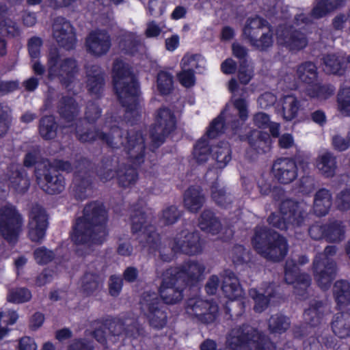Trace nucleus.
<instances>
[{"label":"nucleus","mask_w":350,"mask_h":350,"mask_svg":"<svg viewBox=\"0 0 350 350\" xmlns=\"http://www.w3.org/2000/svg\"><path fill=\"white\" fill-rule=\"evenodd\" d=\"M298 273V266L294 260H288L285 267V281L293 285L295 294L302 296L309 287L311 280L308 275Z\"/></svg>","instance_id":"nucleus-20"},{"label":"nucleus","mask_w":350,"mask_h":350,"mask_svg":"<svg viewBox=\"0 0 350 350\" xmlns=\"http://www.w3.org/2000/svg\"><path fill=\"white\" fill-rule=\"evenodd\" d=\"M20 166L12 165L8 172L9 187L17 193H23L27 190L29 181L24 170H19Z\"/></svg>","instance_id":"nucleus-27"},{"label":"nucleus","mask_w":350,"mask_h":350,"mask_svg":"<svg viewBox=\"0 0 350 350\" xmlns=\"http://www.w3.org/2000/svg\"><path fill=\"white\" fill-rule=\"evenodd\" d=\"M343 3L344 0H319L313 8L312 16L316 18L323 17Z\"/></svg>","instance_id":"nucleus-38"},{"label":"nucleus","mask_w":350,"mask_h":350,"mask_svg":"<svg viewBox=\"0 0 350 350\" xmlns=\"http://www.w3.org/2000/svg\"><path fill=\"white\" fill-rule=\"evenodd\" d=\"M230 350H275V347L250 325L237 326L228 335Z\"/></svg>","instance_id":"nucleus-4"},{"label":"nucleus","mask_w":350,"mask_h":350,"mask_svg":"<svg viewBox=\"0 0 350 350\" xmlns=\"http://www.w3.org/2000/svg\"><path fill=\"white\" fill-rule=\"evenodd\" d=\"M146 217L144 213H140L139 215H135L132 218V230L134 232H141V237L146 239L147 244L152 243L157 238V234L154 233V228L152 226H148Z\"/></svg>","instance_id":"nucleus-28"},{"label":"nucleus","mask_w":350,"mask_h":350,"mask_svg":"<svg viewBox=\"0 0 350 350\" xmlns=\"http://www.w3.org/2000/svg\"><path fill=\"white\" fill-rule=\"evenodd\" d=\"M274 292V288L272 284H265V286L257 290L252 288L250 291V296L254 299V310L257 312H261L267 306L269 298L271 297Z\"/></svg>","instance_id":"nucleus-29"},{"label":"nucleus","mask_w":350,"mask_h":350,"mask_svg":"<svg viewBox=\"0 0 350 350\" xmlns=\"http://www.w3.org/2000/svg\"><path fill=\"white\" fill-rule=\"evenodd\" d=\"M221 288L226 296L231 300L241 297L243 294L238 279L232 272H228L224 278Z\"/></svg>","instance_id":"nucleus-31"},{"label":"nucleus","mask_w":350,"mask_h":350,"mask_svg":"<svg viewBox=\"0 0 350 350\" xmlns=\"http://www.w3.org/2000/svg\"><path fill=\"white\" fill-rule=\"evenodd\" d=\"M228 90L232 93V107L236 111V114L231 113L230 105H228L221 115L210 124L206 131V136L210 139H213L223 133L224 120L228 124L230 123L232 129L237 133L239 128L248 118L249 111L247 101L242 98H235L239 94V84L235 79H232L229 81Z\"/></svg>","instance_id":"nucleus-2"},{"label":"nucleus","mask_w":350,"mask_h":350,"mask_svg":"<svg viewBox=\"0 0 350 350\" xmlns=\"http://www.w3.org/2000/svg\"><path fill=\"white\" fill-rule=\"evenodd\" d=\"M308 207L303 203H295L291 200L283 202L281 211L273 213L268 218L273 226L279 229H288L292 226H300L304 222Z\"/></svg>","instance_id":"nucleus-6"},{"label":"nucleus","mask_w":350,"mask_h":350,"mask_svg":"<svg viewBox=\"0 0 350 350\" xmlns=\"http://www.w3.org/2000/svg\"><path fill=\"white\" fill-rule=\"evenodd\" d=\"M40 133L43 138L46 139L55 136L56 126L53 116H46L42 119L40 125Z\"/></svg>","instance_id":"nucleus-49"},{"label":"nucleus","mask_w":350,"mask_h":350,"mask_svg":"<svg viewBox=\"0 0 350 350\" xmlns=\"http://www.w3.org/2000/svg\"><path fill=\"white\" fill-rule=\"evenodd\" d=\"M112 73L114 88L121 103L131 111L136 109L139 88L129 66L124 61L117 59L113 64Z\"/></svg>","instance_id":"nucleus-3"},{"label":"nucleus","mask_w":350,"mask_h":350,"mask_svg":"<svg viewBox=\"0 0 350 350\" xmlns=\"http://www.w3.org/2000/svg\"><path fill=\"white\" fill-rule=\"evenodd\" d=\"M53 257V252L44 247H40L34 252V258L39 264H46Z\"/></svg>","instance_id":"nucleus-61"},{"label":"nucleus","mask_w":350,"mask_h":350,"mask_svg":"<svg viewBox=\"0 0 350 350\" xmlns=\"http://www.w3.org/2000/svg\"><path fill=\"white\" fill-rule=\"evenodd\" d=\"M283 117L286 120L295 118L299 110V102L293 95H286L282 100Z\"/></svg>","instance_id":"nucleus-43"},{"label":"nucleus","mask_w":350,"mask_h":350,"mask_svg":"<svg viewBox=\"0 0 350 350\" xmlns=\"http://www.w3.org/2000/svg\"><path fill=\"white\" fill-rule=\"evenodd\" d=\"M180 83L185 87L189 88L194 85L195 76L193 72L187 69H182L178 75Z\"/></svg>","instance_id":"nucleus-63"},{"label":"nucleus","mask_w":350,"mask_h":350,"mask_svg":"<svg viewBox=\"0 0 350 350\" xmlns=\"http://www.w3.org/2000/svg\"><path fill=\"white\" fill-rule=\"evenodd\" d=\"M289 327L287 318L280 315H275L271 317L269 321V327L272 333H282Z\"/></svg>","instance_id":"nucleus-53"},{"label":"nucleus","mask_w":350,"mask_h":350,"mask_svg":"<svg viewBox=\"0 0 350 350\" xmlns=\"http://www.w3.org/2000/svg\"><path fill=\"white\" fill-rule=\"evenodd\" d=\"M77 137L81 142H91L96 138L101 139L106 142V143L111 146L112 148H119L121 145H123L122 139L121 131L118 127H112L110 130V136H106L105 134L95 135L92 132L83 133L79 128L77 130Z\"/></svg>","instance_id":"nucleus-25"},{"label":"nucleus","mask_w":350,"mask_h":350,"mask_svg":"<svg viewBox=\"0 0 350 350\" xmlns=\"http://www.w3.org/2000/svg\"><path fill=\"white\" fill-rule=\"evenodd\" d=\"M31 297V293L26 288H18L10 291L8 296L9 301L14 303H23L29 301Z\"/></svg>","instance_id":"nucleus-58"},{"label":"nucleus","mask_w":350,"mask_h":350,"mask_svg":"<svg viewBox=\"0 0 350 350\" xmlns=\"http://www.w3.org/2000/svg\"><path fill=\"white\" fill-rule=\"evenodd\" d=\"M248 141L251 146L258 153L265 152L270 149L271 140L267 133L262 135L258 131H254L248 137Z\"/></svg>","instance_id":"nucleus-41"},{"label":"nucleus","mask_w":350,"mask_h":350,"mask_svg":"<svg viewBox=\"0 0 350 350\" xmlns=\"http://www.w3.org/2000/svg\"><path fill=\"white\" fill-rule=\"evenodd\" d=\"M137 173L133 167L129 168L125 172H118V178L120 184L123 187H128L133 184L137 180Z\"/></svg>","instance_id":"nucleus-57"},{"label":"nucleus","mask_w":350,"mask_h":350,"mask_svg":"<svg viewBox=\"0 0 350 350\" xmlns=\"http://www.w3.org/2000/svg\"><path fill=\"white\" fill-rule=\"evenodd\" d=\"M338 109L345 116H350V88L341 90L338 97Z\"/></svg>","instance_id":"nucleus-54"},{"label":"nucleus","mask_w":350,"mask_h":350,"mask_svg":"<svg viewBox=\"0 0 350 350\" xmlns=\"http://www.w3.org/2000/svg\"><path fill=\"white\" fill-rule=\"evenodd\" d=\"M179 212L176 206H171L163 210L162 219L166 224H172L176 221L179 217Z\"/></svg>","instance_id":"nucleus-60"},{"label":"nucleus","mask_w":350,"mask_h":350,"mask_svg":"<svg viewBox=\"0 0 350 350\" xmlns=\"http://www.w3.org/2000/svg\"><path fill=\"white\" fill-rule=\"evenodd\" d=\"M332 205V196L325 189H320L315 195L314 202V211L318 216L325 215Z\"/></svg>","instance_id":"nucleus-35"},{"label":"nucleus","mask_w":350,"mask_h":350,"mask_svg":"<svg viewBox=\"0 0 350 350\" xmlns=\"http://www.w3.org/2000/svg\"><path fill=\"white\" fill-rule=\"evenodd\" d=\"M336 202L340 210L349 209L350 208V190L341 192L337 196Z\"/></svg>","instance_id":"nucleus-64"},{"label":"nucleus","mask_w":350,"mask_h":350,"mask_svg":"<svg viewBox=\"0 0 350 350\" xmlns=\"http://www.w3.org/2000/svg\"><path fill=\"white\" fill-rule=\"evenodd\" d=\"M324 70L327 73L342 75V72L349 69L347 60L345 61L342 55H327L323 58Z\"/></svg>","instance_id":"nucleus-32"},{"label":"nucleus","mask_w":350,"mask_h":350,"mask_svg":"<svg viewBox=\"0 0 350 350\" xmlns=\"http://www.w3.org/2000/svg\"><path fill=\"white\" fill-rule=\"evenodd\" d=\"M276 96L271 93L266 92L258 98V105L260 109H266L273 106L276 102Z\"/></svg>","instance_id":"nucleus-62"},{"label":"nucleus","mask_w":350,"mask_h":350,"mask_svg":"<svg viewBox=\"0 0 350 350\" xmlns=\"http://www.w3.org/2000/svg\"><path fill=\"white\" fill-rule=\"evenodd\" d=\"M276 40L279 45L284 46L292 51L304 49L308 43L303 33L283 25H280L277 29Z\"/></svg>","instance_id":"nucleus-18"},{"label":"nucleus","mask_w":350,"mask_h":350,"mask_svg":"<svg viewBox=\"0 0 350 350\" xmlns=\"http://www.w3.org/2000/svg\"><path fill=\"white\" fill-rule=\"evenodd\" d=\"M176 116L170 109H159L154 117V124L151 137L154 144L159 146L163 143L165 136L173 131L176 127Z\"/></svg>","instance_id":"nucleus-15"},{"label":"nucleus","mask_w":350,"mask_h":350,"mask_svg":"<svg viewBox=\"0 0 350 350\" xmlns=\"http://www.w3.org/2000/svg\"><path fill=\"white\" fill-rule=\"evenodd\" d=\"M206 61L201 55L198 54L187 53L183 57L180 66L182 69H187L193 72L194 70L201 71L205 67Z\"/></svg>","instance_id":"nucleus-44"},{"label":"nucleus","mask_w":350,"mask_h":350,"mask_svg":"<svg viewBox=\"0 0 350 350\" xmlns=\"http://www.w3.org/2000/svg\"><path fill=\"white\" fill-rule=\"evenodd\" d=\"M243 36L252 46L260 50L267 49L273 42L269 25L258 16L247 19L243 28Z\"/></svg>","instance_id":"nucleus-8"},{"label":"nucleus","mask_w":350,"mask_h":350,"mask_svg":"<svg viewBox=\"0 0 350 350\" xmlns=\"http://www.w3.org/2000/svg\"><path fill=\"white\" fill-rule=\"evenodd\" d=\"M5 10L3 7L0 8V33L14 36L17 33L16 24L10 20L3 19Z\"/></svg>","instance_id":"nucleus-55"},{"label":"nucleus","mask_w":350,"mask_h":350,"mask_svg":"<svg viewBox=\"0 0 350 350\" xmlns=\"http://www.w3.org/2000/svg\"><path fill=\"white\" fill-rule=\"evenodd\" d=\"M21 215L11 204H6L0 210V232L10 243L17 240L21 230Z\"/></svg>","instance_id":"nucleus-13"},{"label":"nucleus","mask_w":350,"mask_h":350,"mask_svg":"<svg viewBox=\"0 0 350 350\" xmlns=\"http://www.w3.org/2000/svg\"><path fill=\"white\" fill-rule=\"evenodd\" d=\"M140 306L150 326L161 329L166 325V313L161 309L160 302L155 293H144L140 301Z\"/></svg>","instance_id":"nucleus-14"},{"label":"nucleus","mask_w":350,"mask_h":350,"mask_svg":"<svg viewBox=\"0 0 350 350\" xmlns=\"http://www.w3.org/2000/svg\"><path fill=\"white\" fill-rule=\"evenodd\" d=\"M85 44L90 53L95 56H101L109 51L111 47V39L105 31L96 30L88 35Z\"/></svg>","instance_id":"nucleus-21"},{"label":"nucleus","mask_w":350,"mask_h":350,"mask_svg":"<svg viewBox=\"0 0 350 350\" xmlns=\"http://www.w3.org/2000/svg\"><path fill=\"white\" fill-rule=\"evenodd\" d=\"M172 250L193 255L201 251L200 238L197 233L183 230L177 234L170 243Z\"/></svg>","instance_id":"nucleus-17"},{"label":"nucleus","mask_w":350,"mask_h":350,"mask_svg":"<svg viewBox=\"0 0 350 350\" xmlns=\"http://www.w3.org/2000/svg\"><path fill=\"white\" fill-rule=\"evenodd\" d=\"M59 110L62 118L70 122L77 114L78 107L72 98H64L60 103Z\"/></svg>","instance_id":"nucleus-46"},{"label":"nucleus","mask_w":350,"mask_h":350,"mask_svg":"<svg viewBox=\"0 0 350 350\" xmlns=\"http://www.w3.org/2000/svg\"><path fill=\"white\" fill-rule=\"evenodd\" d=\"M336 251L334 246L327 247L324 252L317 256L314 260V277L319 286L323 289L330 286L336 275V265L331 259Z\"/></svg>","instance_id":"nucleus-10"},{"label":"nucleus","mask_w":350,"mask_h":350,"mask_svg":"<svg viewBox=\"0 0 350 350\" xmlns=\"http://www.w3.org/2000/svg\"><path fill=\"white\" fill-rule=\"evenodd\" d=\"M185 310L192 319L205 324L213 323L218 317V306L200 297L189 299Z\"/></svg>","instance_id":"nucleus-12"},{"label":"nucleus","mask_w":350,"mask_h":350,"mask_svg":"<svg viewBox=\"0 0 350 350\" xmlns=\"http://www.w3.org/2000/svg\"><path fill=\"white\" fill-rule=\"evenodd\" d=\"M48 77L50 80L57 79L68 90H72L77 72V64L74 59H60L56 51H51L48 59Z\"/></svg>","instance_id":"nucleus-7"},{"label":"nucleus","mask_w":350,"mask_h":350,"mask_svg":"<svg viewBox=\"0 0 350 350\" xmlns=\"http://www.w3.org/2000/svg\"><path fill=\"white\" fill-rule=\"evenodd\" d=\"M210 148L205 138L200 139L195 145L193 158L198 163L206 161L209 157Z\"/></svg>","instance_id":"nucleus-48"},{"label":"nucleus","mask_w":350,"mask_h":350,"mask_svg":"<svg viewBox=\"0 0 350 350\" xmlns=\"http://www.w3.org/2000/svg\"><path fill=\"white\" fill-rule=\"evenodd\" d=\"M204 202L199 187H190L185 193L184 204L191 212L198 211Z\"/></svg>","instance_id":"nucleus-34"},{"label":"nucleus","mask_w":350,"mask_h":350,"mask_svg":"<svg viewBox=\"0 0 350 350\" xmlns=\"http://www.w3.org/2000/svg\"><path fill=\"white\" fill-rule=\"evenodd\" d=\"M157 88L161 94H169L173 88V76L167 71H160L157 78Z\"/></svg>","instance_id":"nucleus-47"},{"label":"nucleus","mask_w":350,"mask_h":350,"mask_svg":"<svg viewBox=\"0 0 350 350\" xmlns=\"http://www.w3.org/2000/svg\"><path fill=\"white\" fill-rule=\"evenodd\" d=\"M272 170L275 178L281 183H289L297 176L296 164L289 159L276 160L273 165Z\"/></svg>","instance_id":"nucleus-24"},{"label":"nucleus","mask_w":350,"mask_h":350,"mask_svg":"<svg viewBox=\"0 0 350 350\" xmlns=\"http://www.w3.org/2000/svg\"><path fill=\"white\" fill-rule=\"evenodd\" d=\"M178 271L174 275L185 286L200 280L205 270L204 266L198 262H187L180 267L173 268Z\"/></svg>","instance_id":"nucleus-22"},{"label":"nucleus","mask_w":350,"mask_h":350,"mask_svg":"<svg viewBox=\"0 0 350 350\" xmlns=\"http://www.w3.org/2000/svg\"><path fill=\"white\" fill-rule=\"evenodd\" d=\"M38 183L42 189L49 194H56L62 191L64 189V180L62 176L54 173L53 174H46L44 179L46 183H42L38 172H36Z\"/></svg>","instance_id":"nucleus-30"},{"label":"nucleus","mask_w":350,"mask_h":350,"mask_svg":"<svg viewBox=\"0 0 350 350\" xmlns=\"http://www.w3.org/2000/svg\"><path fill=\"white\" fill-rule=\"evenodd\" d=\"M107 213L103 204L92 202L83 210V215L79 217L71 234L72 241L77 245L100 244L106 239Z\"/></svg>","instance_id":"nucleus-1"},{"label":"nucleus","mask_w":350,"mask_h":350,"mask_svg":"<svg viewBox=\"0 0 350 350\" xmlns=\"http://www.w3.org/2000/svg\"><path fill=\"white\" fill-rule=\"evenodd\" d=\"M53 36L59 44L66 49H72L75 42V34L70 23L64 18H57L53 27Z\"/></svg>","instance_id":"nucleus-23"},{"label":"nucleus","mask_w":350,"mask_h":350,"mask_svg":"<svg viewBox=\"0 0 350 350\" xmlns=\"http://www.w3.org/2000/svg\"><path fill=\"white\" fill-rule=\"evenodd\" d=\"M334 334L340 338H345L350 334V314L348 312L337 313L332 323Z\"/></svg>","instance_id":"nucleus-36"},{"label":"nucleus","mask_w":350,"mask_h":350,"mask_svg":"<svg viewBox=\"0 0 350 350\" xmlns=\"http://www.w3.org/2000/svg\"><path fill=\"white\" fill-rule=\"evenodd\" d=\"M94 332V336L98 342L103 344L114 343L116 337H122L123 334L136 338L139 335V330L134 326H129L124 329V324L119 319L107 320L105 324L97 326Z\"/></svg>","instance_id":"nucleus-11"},{"label":"nucleus","mask_w":350,"mask_h":350,"mask_svg":"<svg viewBox=\"0 0 350 350\" xmlns=\"http://www.w3.org/2000/svg\"><path fill=\"white\" fill-rule=\"evenodd\" d=\"M124 146L129 159L134 165H139L143 161L142 157L145 147L144 138L141 133H137L129 135L126 140V144Z\"/></svg>","instance_id":"nucleus-26"},{"label":"nucleus","mask_w":350,"mask_h":350,"mask_svg":"<svg viewBox=\"0 0 350 350\" xmlns=\"http://www.w3.org/2000/svg\"><path fill=\"white\" fill-rule=\"evenodd\" d=\"M176 269L167 270L159 288L160 296L167 304H174L183 299L182 288L185 286L175 275Z\"/></svg>","instance_id":"nucleus-16"},{"label":"nucleus","mask_w":350,"mask_h":350,"mask_svg":"<svg viewBox=\"0 0 350 350\" xmlns=\"http://www.w3.org/2000/svg\"><path fill=\"white\" fill-rule=\"evenodd\" d=\"M297 76L300 81L308 85L306 92L312 98L326 99L334 94L332 87L321 85L317 82V67L311 62H305L299 66Z\"/></svg>","instance_id":"nucleus-9"},{"label":"nucleus","mask_w":350,"mask_h":350,"mask_svg":"<svg viewBox=\"0 0 350 350\" xmlns=\"http://www.w3.org/2000/svg\"><path fill=\"white\" fill-rule=\"evenodd\" d=\"M335 301L340 308L350 304V284L345 280L337 281L333 288Z\"/></svg>","instance_id":"nucleus-37"},{"label":"nucleus","mask_w":350,"mask_h":350,"mask_svg":"<svg viewBox=\"0 0 350 350\" xmlns=\"http://www.w3.org/2000/svg\"><path fill=\"white\" fill-rule=\"evenodd\" d=\"M47 228V217L44 209L36 206L32 208L29 215V237L33 242L41 241Z\"/></svg>","instance_id":"nucleus-19"},{"label":"nucleus","mask_w":350,"mask_h":350,"mask_svg":"<svg viewBox=\"0 0 350 350\" xmlns=\"http://www.w3.org/2000/svg\"><path fill=\"white\" fill-rule=\"evenodd\" d=\"M344 226L340 222L335 221L327 226L326 240L328 241H340L344 238Z\"/></svg>","instance_id":"nucleus-50"},{"label":"nucleus","mask_w":350,"mask_h":350,"mask_svg":"<svg viewBox=\"0 0 350 350\" xmlns=\"http://www.w3.org/2000/svg\"><path fill=\"white\" fill-rule=\"evenodd\" d=\"M211 151L217 168H224L231 160V152L228 143L223 142L221 145H217Z\"/></svg>","instance_id":"nucleus-40"},{"label":"nucleus","mask_w":350,"mask_h":350,"mask_svg":"<svg viewBox=\"0 0 350 350\" xmlns=\"http://www.w3.org/2000/svg\"><path fill=\"white\" fill-rule=\"evenodd\" d=\"M199 226L202 230L211 232L213 234H217L220 228L219 222L210 211H206L202 214Z\"/></svg>","instance_id":"nucleus-45"},{"label":"nucleus","mask_w":350,"mask_h":350,"mask_svg":"<svg viewBox=\"0 0 350 350\" xmlns=\"http://www.w3.org/2000/svg\"><path fill=\"white\" fill-rule=\"evenodd\" d=\"M18 319V315L14 311H6L0 312V340L8 334L7 325L14 324Z\"/></svg>","instance_id":"nucleus-52"},{"label":"nucleus","mask_w":350,"mask_h":350,"mask_svg":"<svg viewBox=\"0 0 350 350\" xmlns=\"http://www.w3.org/2000/svg\"><path fill=\"white\" fill-rule=\"evenodd\" d=\"M87 86L90 93L98 94L103 88V77L100 68L94 66L87 71Z\"/></svg>","instance_id":"nucleus-39"},{"label":"nucleus","mask_w":350,"mask_h":350,"mask_svg":"<svg viewBox=\"0 0 350 350\" xmlns=\"http://www.w3.org/2000/svg\"><path fill=\"white\" fill-rule=\"evenodd\" d=\"M98 276L92 273H86L82 280V287L85 292L90 293L99 287Z\"/></svg>","instance_id":"nucleus-56"},{"label":"nucleus","mask_w":350,"mask_h":350,"mask_svg":"<svg viewBox=\"0 0 350 350\" xmlns=\"http://www.w3.org/2000/svg\"><path fill=\"white\" fill-rule=\"evenodd\" d=\"M252 243L259 254L273 261L282 260L288 251L287 243L284 238L276 232H268L262 228L256 229Z\"/></svg>","instance_id":"nucleus-5"},{"label":"nucleus","mask_w":350,"mask_h":350,"mask_svg":"<svg viewBox=\"0 0 350 350\" xmlns=\"http://www.w3.org/2000/svg\"><path fill=\"white\" fill-rule=\"evenodd\" d=\"M318 170L326 177H332L336 170V158L329 152H324L319 155L316 160Z\"/></svg>","instance_id":"nucleus-33"},{"label":"nucleus","mask_w":350,"mask_h":350,"mask_svg":"<svg viewBox=\"0 0 350 350\" xmlns=\"http://www.w3.org/2000/svg\"><path fill=\"white\" fill-rule=\"evenodd\" d=\"M165 9L164 0H148V10L149 13L154 16H160Z\"/></svg>","instance_id":"nucleus-59"},{"label":"nucleus","mask_w":350,"mask_h":350,"mask_svg":"<svg viewBox=\"0 0 350 350\" xmlns=\"http://www.w3.org/2000/svg\"><path fill=\"white\" fill-rule=\"evenodd\" d=\"M325 310V307L321 303L315 302L305 310L304 314V319L307 323L311 326H315L321 323Z\"/></svg>","instance_id":"nucleus-42"},{"label":"nucleus","mask_w":350,"mask_h":350,"mask_svg":"<svg viewBox=\"0 0 350 350\" xmlns=\"http://www.w3.org/2000/svg\"><path fill=\"white\" fill-rule=\"evenodd\" d=\"M323 345L319 338H310L308 344H306L304 350H325V349L334 348L336 345L332 337L322 338Z\"/></svg>","instance_id":"nucleus-51"}]
</instances>
